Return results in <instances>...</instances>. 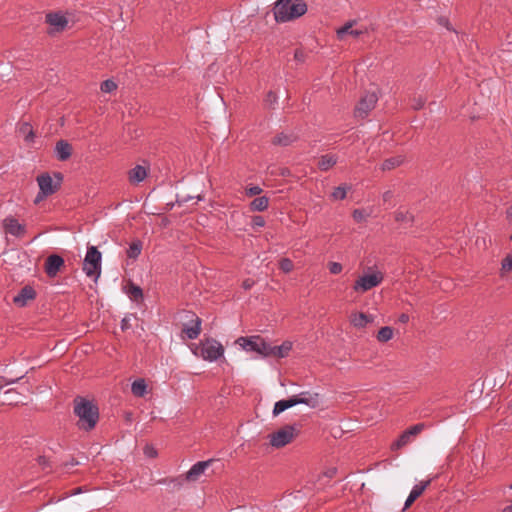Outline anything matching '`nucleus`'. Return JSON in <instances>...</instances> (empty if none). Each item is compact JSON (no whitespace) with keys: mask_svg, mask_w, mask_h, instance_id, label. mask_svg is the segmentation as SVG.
<instances>
[{"mask_svg":"<svg viewBox=\"0 0 512 512\" xmlns=\"http://www.w3.org/2000/svg\"><path fill=\"white\" fill-rule=\"evenodd\" d=\"M74 414L79 418L77 426L80 430L91 431L99 421V408L97 404L82 396H76L73 400Z\"/></svg>","mask_w":512,"mask_h":512,"instance_id":"1","label":"nucleus"},{"mask_svg":"<svg viewBox=\"0 0 512 512\" xmlns=\"http://www.w3.org/2000/svg\"><path fill=\"white\" fill-rule=\"evenodd\" d=\"M181 320V336L190 340L196 339L201 333L202 320L195 312L182 310L179 312Z\"/></svg>","mask_w":512,"mask_h":512,"instance_id":"2","label":"nucleus"},{"mask_svg":"<svg viewBox=\"0 0 512 512\" xmlns=\"http://www.w3.org/2000/svg\"><path fill=\"white\" fill-rule=\"evenodd\" d=\"M302 395H309V392H301L298 395H293L289 397L288 399H282L275 403L273 408V416H278L280 413L284 412L285 410L298 405V404H305L307 406H310L311 408H316L319 405V394L315 393L313 397L310 398H302Z\"/></svg>","mask_w":512,"mask_h":512,"instance_id":"3","label":"nucleus"},{"mask_svg":"<svg viewBox=\"0 0 512 512\" xmlns=\"http://www.w3.org/2000/svg\"><path fill=\"white\" fill-rule=\"evenodd\" d=\"M196 356H201L204 360L215 361L224 353L223 346L215 339H205L193 349Z\"/></svg>","mask_w":512,"mask_h":512,"instance_id":"4","label":"nucleus"},{"mask_svg":"<svg viewBox=\"0 0 512 512\" xmlns=\"http://www.w3.org/2000/svg\"><path fill=\"white\" fill-rule=\"evenodd\" d=\"M102 255L96 246H90L87 249L86 256L83 261V271L88 277L94 278L96 281L101 274Z\"/></svg>","mask_w":512,"mask_h":512,"instance_id":"5","label":"nucleus"},{"mask_svg":"<svg viewBox=\"0 0 512 512\" xmlns=\"http://www.w3.org/2000/svg\"><path fill=\"white\" fill-rule=\"evenodd\" d=\"M54 178L56 179L53 182L52 177L48 172H44L37 176L36 180L39 185V190L42 191V195L50 196L58 192L61 188L64 176L61 172H54Z\"/></svg>","mask_w":512,"mask_h":512,"instance_id":"6","label":"nucleus"},{"mask_svg":"<svg viewBox=\"0 0 512 512\" xmlns=\"http://www.w3.org/2000/svg\"><path fill=\"white\" fill-rule=\"evenodd\" d=\"M307 12V4L303 0H296L283 11L276 12L277 22H287L301 17Z\"/></svg>","mask_w":512,"mask_h":512,"instance_id":"7","label":"nucleus"},{"mask_svg":"<svg viewBox=\"0 0 512 512\" xmlns=\"http://www.w3.org/2000/svg\"><path fill=\"white\" fill-rule=\"evenodd\" d=\"M45 22L50 26L47 30L49 36L62 33L67 29L69 23L67 17L61 11L47 13Z\"/></svg>","mask_w":512,"mask_h":512,"instance_id":"8","label":"nucleus"},{"mask_svg":"<svg viewBox=\"0 0 512 512\" xmlns=\"http://www.w3.org/2000/svg\"><path fill=\"white\" fill-rule=\"evenodd\" d=\"M384 280V275L380 271H376L372 274H366L360 276L354 283L353 289L356 292H367L374 287H377Z\"/></svg>","mask_w":512,"mask_h":512,"instance_id":"9","label":"nucleus"},{"mask_svg":"<svg viewBox=\"0 0 512 512\" xmlns=\"http://www.w3.org/2000/svg\"><path fill=\"white\" fill-rule=\"evenodd\" d=\"M297 436L295 428L292 425H285L281 429L269 435L270 444L275 448H282L291 443Z\"/></svg>","mask_w":512,"mask_h":512,"instance_id":"10","label":"nucleus"},{"mask_svg":"<svg viewBox=\"0 0 512 512\" xmlns=\"http://www.w3.org/2000/svg\"><path fill=\"white\" fill-rule=\"evenodd\" d=\"M378 101L377 95L373 93H366L360 98L354 108V116L359 119H365L369 113L375 108Z\"/></svg>","mask_w":512,"mask_h":512,"instance_id":"11","label":"nucleus"},{"mask_svg":"<svg viewBox=\"0 0 512 512\" xmlns=\"http://www.w3.org/2000/svg\"><path fill=\"white\" fill-rule=\"evenodd\" d=\"M425 429L424 423H417L413 426H410L408 429L403 431L399 437L391 444V450H399L406 446L410 440L411 437L417 436Z\"/></svg>","mask_w":512,"mask_h":512,"instance_id":"12","label":"nucleus"},{"mask_svg":"<svg viewBox=\"0 0 512 512\" xmlns=\"http://www.w3.org/2000/svg\"><path fill=\"white\" fill-rule=\"evenodd\" d=\"M2 225L6 234H11L19 238L23 237L27 232L26 226L24 224H20L13 216L6 217L3 220Z\"/></svg>","mask_w":512,"mask_h":512,"instance_id":"13","label":"nucleus"},{"mask_svg":"<svg viewBox=\"0 0 512 512\" xmlns=\"http://www.w3.org/2000/svg\"><path fill=\"white\" fill-rule=\"evenodd\" d=\"M64 264L65 261L62 256L58 254H51L46 258L44 263L45 273L49 277H55L60 272Z\"/></svg>","mask_w":512,"mask_h":512,"instance_id":"14","label":"nucleus"},{"mask_svg":"<svg viewBox=\"0 0 512 512\" xmlns=\"http://www.w3.org/2000/svg\"><path fill=\"white\" fill-rule=\"evenodd\" d=\"M36 296L35 289L30 285H26L13 297V303L17 307H25L28 301L34 300Z\"/></svg>","mask_w":512,"mask_h":512,"instance_id":"15","label":"nucleus"},{"mask_svg":"<svg viewBox=\"0 0 512 512\" xmlns=\"http://www.w3.org/2000/svg\"><path fill=\"white\" fill-rule=\"evenodd\" d=\"M213 459L207 461H199L194 464L185 474V480L196 481L199 476L204 473L205 469L213 462Z\"/></svg>","mask_w":512,"mask_h":512,"instance_id":"16","label":"nucleus"},{"mask_svg":"<svg viewBox=\"0 0 512 512\" xmlns=\"http://www.w3.org/2000/svg\"><path fill=\"white\" fill-rule=\"evenodd\" d=\"M55 153L59 161H67L73 153V147L68 141L59 140L55 146Z\"/></svg>","mask_w":512,"mask_h":512,"instance_id":"17","label":"nucleus"},{"mask_svg":"<svg viewBox=\"0 0 512 512\" xmlns=\"http://www.w3.org/2000/svg\"><path fill=\"white\" fill-rule=\"evenodd\" d=\"M431 480L420 482L415 485L406 499L404 509L409 508L424 492V490L430 485Z\"/></svg>","mask_w":512,"mask_h":512,"instance_id":"18","label":"nucleus"},{"mask_svg":"<svg viewBox=\"0 0 512 512\" xmlns=\"http://www.w3.org/2000/svg\"><path fill=\"white\" fill-rule=\"evenodd\" d=\"M297 140L298 136L294 133L280 132L272 138L271 143L275 146L286 147L292 145Z\"/></svg>","mask_w":512,"mask_h":512,"instance_id":"19","label":"nucleus"},{"mask_svg":"<svg viewBox=\"0 0 512 512\" xmlns=\"http://www.w3.org/2000/svg\"><path fill=\"white\" fill-rule=\"evenodd\" d=\"M147 177V169L144 166L136 165L128 171V180L131 184H138Z\"/></svg>","mask_w":512,"mask_h":512,"instance_id":"20","label":"nucleus"},{"mask_svg":"<svg viewBox=\"0 0 512 512\" xmlns=\"http://www.w3.org/2000/svg\"><path fill=\"white\" fill-rule=\"evenodd\" d=\"M373 321L372 316L363 312H354L350 315V322L357 328H364L366 325Z\"/></svg>","mask_w":512,"mask_h":512,"instance_id":"21","label":"nucleus"},{"mask_svg":"<svg viewBox=\"0 0 512 512\" xmlns=\"http://www.w3.org/2000/svg\"><path fill=\"white\" fill-rule=\"evenodd\" d=\"M291 350H292V342H290V341H284L279 346L271 345V357H275V358L287 357Z\"/></svg>","mask_w":512,"mask_h":512,"instance_id":"22","label":"nucleus"},{"mask_svg":"<svg viewBox=\"0 0 512 512\" xmlns=\"http://www.w3.org/2000/svg\"><path fill=\"white\" fill-rule=\"evenodd\" d=\"M22 402V395L16 389H8L3 394V404L18 405Z\"/></svg>","mask_w":512,"mask_h":512,"instance_id":"23","label":"nucleus"},{"mask_svg":"<svg viewBox=\"0 0 512 512\" xmlns=\"http://www.w3.org/2000/svg\"><path fill=\"white\" fill-rule=\"evenodd\" d=\"M259 339L260 336L240 337L237 342L240 343L244 349L257 353Z\"/></svg>","mask_w":512,"mask_h":512,"instance_id":"24","label":"nucleus"},{"mask_svg":"<svg viewBox=\"0 0 512 512\" xmlns=\"http://www.w3.org/2000/svg\"><path fill=\"white\" fill-rule=\"evenodd\" d=\"M337 163V157L333 154L322 155L318 161L317 167L321 171H328Z\"/></svg>","mask_w":512,"mask_h":512,"instance_id":"25","label":"nucleus"},{"mask_svg":"<svg viewBox=\"0 0 512 512\" xmlns=\"http://www.w3.org/2000/svg\"><path fill=\"white\" fill-rule=\"evenodd\" d=\"M268 206H269V198L266 196H259L250 202L249 209L252 212H255V211L261 212V211L266 210L268 208Z\"/></svg>","mask_w":512,"mask_h":512,"instance_id":"26","label":"nucleus"},{"mask_svg":"<svg viewBox=\"0 0 512 512\" xmlns=\"http://www.w3.org/2000/svg\"><path fill=\"white\" fill-rule=\"evenodd\" d=\"M404 160H405L404 156H401V155L387 158L383 161V163L381 165V170L389 171L396 167H399L400 165H402L404 163Z\"/></svg>","mask_w":512,"mask_h":512,"instance_id":"27","label":"nucleus"},{"mask_svg":"<svg viewBox=\"0 0 512 512\" xmlns=\"http://www.w3.org/2000/svg\"><path fill=\"white\" fill-rule=\"evenodd\" d=\"M19 133L23 135L24 140L27 143H31L34 141L35 133L33 130V126L29 122H23L20 124Z\"/></svg>","mask_w":512,"mask_h":512,"instance_id":"28","label":"nucleus"},{"mask_svg":"<svg viewBox=\"0 0 512 512\" xmlns=\"http://www.w3.org/2000/svg\"><path fill=\"white\" fill-rule=\"evenodd\" d=\"M127 294L130 299L134 302H139L143 300V290L140 286L134 284L133 282H129Z\"/></svg>","mask_w":512,"mask_h":512,"instance_id":"29","label":"nucleus"},{"mask_svg":"<svg viewBox=\"0 0 512 512\" xmlns=\"http://www.w3.org/2000/svg\"><path fill=\"white\" fill-rule=\"evenodd\" d=\"M132 394L136 397H143L147 392V384L144 379H137L131 386Z\"/></svg>","mask_w":512,"mask_h":512,"instance_id":"30","label":"nucleus"},{"mask_svg":"<svg viewBox=\"0 0 512 512\" xmlns=\"http://www.w3.org/2000/svg\"><path fill=\"white\" fill-rule=\"evenodd\" d=\"M393 337V328L390 326L381 327L376 335V338L381 343H386Z\"/></svg>","mask_w":512,"mask_h":512,"instance_id":"31","label":"nucleus"},{"mask_svg":"<svg viewBox=\"0 0 512 512\" xmlns=\"http://www.w3.org/2000/svg\"><path fill=\"white\" fill-rule=\"evenodd\" d=\"M142 250V242L140 240L133 241L128 250H127V256L129 258H137Z\"/></svg>","mask_w":512,"mask_h":512,"instance_id":"32","label":"nucleus"},{"mask_svg":"<svg viewBox=\"0 0 512 512\" xmlns=\"http://www.w3.org/2000/svg\"><path fill=\"white\" fill-rule=\"evenodd\" d=\"M257 353L264 357H271V344L266 342L261 336L258 342Z\"/></svg>","mask_w":512,"mask_h":512,"instance_id":"33","label":"nucleus"},{"mask_svg":"<svg viewBox=\"0 0 512 512\" xmlns=\"http://www.w3.org/2000/svg\"><path fill=\"white\" fill-rule=\"evenodd\" d=\"M350 188L351 187L346 184L338 186L332 192L331 197L333 198V200H343V199H345L347 191Z\"/></svg>","mask_w":512,"mask_h":512,"instance_id":"34","label":"nucleus"},{"mask_svg":"<svg viewBox=\"0 0 512 512\" xmlns=\"http://www.w3.org/2000/svg\"><path fill=\"white\" fill-rule=\"evenodd\" d=\"M395 221L396 222H409V223H413L414 222V215L412 213H410L409 211H397L395 213Z\"/></svg>","mask_w":512,"mask_h":512,"instance_id":"35","label":"nucleus"},{"mask_svg":"<svg viewBox=\"0 0 512 512\" xmlns=\"http://www.w3.org/2000/svg\"><path fill=\"white\" fill-rule=\"evenodd\" d=\"M512 271V254H508L501 262L500 274L504 276Z\"/></svg>","mask_w":512,"mask_h":512,"instance_id":"36","label":"nucleus"},{"mask_svg":"<svg viewBox=\"0 0 512 512\" xmlns=\"http://www.w3.org/2000/svg\"><path fill=\"white\" fill-rule=\"evenodd\" d=\"M100 89L102 92L111 93L117 89V84L112 79H107L101 83Z\"/></svg>","mask_w":512,"mask_h":512,"instance_id":"37","label":"nucleus"},{"mask_svg":"<svg viewBox=\"0 0 512 512\" xmlns=\"http://www.w3.org/2000/svg\"><path fill=\"white\" fill-rule=\"evenodd\" d=\"M279 268L283 272L289 273V272H291L293 270L294 264H293L292 260H290L289 258H282L279 261Z\"/></svg>","mask_w":512,"mask_h":512,"instance_id":"38","label":"nucleus"},{"mask_svg":"<svg viewBox=\"0 0 512 512\" xmlns=\"http://www.w3.org/2000/svg\"><path fill=\"white\" fill-rule=\"evenodd\" d=\"M36 460L43 471H46L47 473L51 472L52 465L46 456H38Z\"/></svg>","mask_w":512,"mask_h":512,"instance_id":"39","label":"nucleus"},{"mask_svg":"<svg viewBox=\"0 0 512 512\" xmlns=\"http://www.w3.org/2000/svg\"><path fill=\"white\" fill-rule=\"evenodd\" d=\"M290 3H292V0H277L273 8L274 16L276 17V12L285 10Z\"/></svg>","mask_w":512,"mask_h":512,"instance_id":"40","label":"nucleus"},{"mask_svg":"<svg viewBox=\"0 0 512 512\" xmlns=\"http://www.w3.org/2000/svg\"><path fill=\"white\" fill-rule=\"evenodd\" d=\"M25 377V374H22L16 378H6L5 376H0V390L8 384H13L18 382L19 380L23 379Z\"/></svg>","mask_w":512,"mask_h":512,"instance_id":"41","label":"nucleus"},{"mask_svg":"<svg viewBox=\"0 0 512 512\" xmlns=\"http://www.w3.org/2000/svg\"><path fill=\"white\" fill-rule=\"evenodd\" d=\"M277 98V94L274 91H269L264 100L265 105L268 106V108L273 109V105L277 102Z\"/></svg>","mask_w":512,"mask_h":512,"instance_id":"42","label":"nucleus"},{"mask_svg":"<svg viewBox=\"0 0 512 512\" xmlns=\"http://www.w3.org/2000/svg\"><path fill=\"white\" fill-rule=\"evenodd\" d=\"M262 191H263L262 188L259 186H250V187L246 188L245 194L248 197H253V196L260 195L262 193Z\"/></svg>","mask_w":512,"mask_h":512,"instance_id":"43","label":"nucleus"},{"mask_svg":"<svg viewBox=\"0 0 512 512\" xmlns=\"http://www.w3.org/2000/svg\"><path fill=\"white\" fill-rule=\"evenodd\" d=\"M437 23L441 26H444L449 31L456 32L455 29L452 27L449 19L445 16H439L437 18Z\"/></svg>","mask_w":512,"mask_h":512,"instance_id":"44","label":"nucleus"},{"mask_svg":"<svg viewBox=\"0 0 512 512\" xmlns=\"http://www.w3.org/2000/svg\"><path fill=\"white\" fill-rule=\"evenodd\" d=\"M265 219L261 215H255L252 217L251 224L252 227H264L265 226Z\"/></svg>","mask_w":512,"mask_h":512,"instance_id":"45","label":"nucleus"},{"mask_svg":"<svg viewBox=\"0 0 512 512\" xmlns=\"http://www.w3.org/2000/svg\"><path fill=\"white\" fill-rule=\"evenodd\" d=\"M352 27V22L346 23L344 26H342L340 29L337 30V36L339 39H343V36L347 33L350 34Z\"/></svg>","mask_w":512,"mask_h":512,"instance_id":"46","label":"nucleus"},{"mask_svg":"<svg viewBox=\"0 0 512 512\" xmlns=\"http://www.w3.org/2000/svg\"><path fill=\"white\" fill-rule=\"evenodd\" d=\"M328 268L331 274H339L343 269L342 265L338 262H329Z\"/></svg>","mask_w":512,"mask_h":512,"instance_id":"47","label":"nucleus"},{"mask_svg":"<svg viewBox=\"0 0 512 512\" xmlns=\"http://www.w3.org/2000/svg\"><path fill=\"white\" fill-rule=\"evenodd\" d=\"M425 103H426V100L422 97L414 98L412 108L416 111L420 110L424 107Z\"/></svg>","mask_w":512,"mask_h":512,"instance_id":"48","label":"nucleus"},{"mask_svg":"<svg viewBox=\"0 0 512 512\" xmlns=\"http://www.w3.org/2000/svg\"><path fill=\"white\" fill-rule=\"evenodd\" d=\"M144 453L147 457H150V458H155L158 455L157 450L153 446H150V445H146L144 447Z\"/></svg>","mask_w":512,"mask_h":512,"instance_id":"49","label":"nucleus"},{"mask_svg":"<svg viewBox=\"0 0 512 512\" xmlns=\"http://www.w3.org/2000/svg\"><path fill=\"white\" fill-rule=\"evenodd\" d=\"M294 59H295L296 61H298V62L303 63V62L305 61V59H306V54H305V52H304L302 49L297 48V49L295 50V52H294Z\"/></svg>","mask_w":512,"mask_h":512,"instance_id":"50","label":"nucleus"},{"mask_svg":"<svg viewBox=\"0 0 512 512\" xmlns=\"http://www.w3.org/2000/svg\"><path fill=\"white\" fill-rule=\"evenodd\" d=\"M352 216L356 222H361L365 218L364 211L360 209H355L352 213Z\"/></svg>","mask_w":512,"mask_h":512,"instance_id":"51","label":"nucleus"},{"mask_svg":"<svg viewBox=\"0 0 512 512\" xmlns=\"http://www.w3.org/2000/svg\"><path fill=\"white\" fill-rule=\"evenodd\" d=\"M168 482V479H161L158 481V483H166ZM170 483H174L176 487L180 488L182 486V480L178 478H173L169 480Z\"/></svg>","mask_w":512,"mask_h":512,"instance_id":"52","label":"nucleus"},{"mask_svg":"<svg viewBox=\"0 0 512 512\" xmlns=\"http://www.w3.org/2000/svg\"><path fill=\"white\" fill-rule=\"evenodd\" d=\"M255 284V281L248 278V279H245L243 282H242V288L245 289V290H249L253 287V285Z\"/></svg>","mask_w":512,"mask_h":512,"instance_id":"53","label":"nucleus"},{"mask_svg":"<svg viewBox=\"0 0 512 512\" xmlns=\"http://www.w3.org/2000/svg\"><path fill=\"white\" fill-rule=\"evenodd\" d=\"M336 473H337V468H335V467H334V468L328 469V470L324 473V475H325L326 477H328V478H332V477H334V476L336 475Z\"/></svg>","mask_w":512,"mask_h":512,"instance_id":"54","label":"nucleus"},{"mask_svg":"<svg viewBox=\"0 0 512 512\" xmlns=\"http://www.w3.org/2000/svg\"><path fill=\"white\" fill-rule=\"evenodd\" d=\"M290 174H291V172H290L289 168H287V167H282L279 169L280 176L287 177V176H290Z\"/></svg>","mask_w":512,"mask_h":512,"instance_id":"55","label":"nucleus"},{"mask_svg":"<svg viewBox=\"0 0 512 512\" xmlns=\"http://www.w3.org/2000/svg\"><path fill=\"white\" fill-rule=\"evenodd\" d=\"M130 328V324L127 318H123L121 321V330L126 331Z\"/></svg>","mask_w":512,"mask_h":512,"instance_id":"56","label":"nucleus"},{"mask_svg":"<svg viewBox=\"0 0 512 512\" xmlns=\"http://www.w3.org/2000/svg\"><path fill=\"white\" fill-rule=\"evenodd\" d=\"M393 197V192L391 190L385 191L383 193V200L384 202L390 201Z\"/></svg>","mask_w":512,"mask_h":512,"instance_id":"57","label":"nucleus"},{"mask_svg":"<svg viewBox=\"0 0 512 512\" xmlns=\"http://www.w3.org/2000/svg\"><path fill=\"white\" fill-rule=\"evenodd\" d=\"M398 321H399L400 323H403V324L408 323V321H409V315H408V314H406V313H402V314H400V316H399V318H398Z\"/></svg>","mask_w":512,"mask_h":512,"instance_id":"58","label":"nucleus"},{"mask_svg":"<svg viewBox=\"0 0 512 512\" xmlns=\"http://www.w3.org/2000/svg\"><path fill=\"white\" fill-rule=\"evenodd\" d=\"M47 197H48V196H44V195H42V191H41V190H39V192H38V194H37V196H36V198H35V201H34V202H35V203H39L41 200H43V199H45V198H47Z\"/></svg>","mask_w":512,"mask_h":512,"instance_id":"59","label":"nucleus"},{"mask_svg":"<svg viewBox=\"0 0 512 512\" xmlns=\"http://www.w3.org/2000/svg\"><path fill=\"white\" fill-rule=\"evenodd\" d=\"M194 197L192 196H188V197H184V198H177L176 202L181 205L182 203H185V202H188L189 200L193 199Z\"/></svg>","mask_w":512,"mask_h":512,"instance_id":"60","label":"nucleus"},{"mask_svg":"<svg viewBox=\"0 0 512 512\" xmlns=\"http://www.w3.org/2000/svg\"><path fill=\"white\" fill-rule=\"evenodd\" d=\"M506 218L507 220L512 221V205L506 210Z\"/></svg>","mask_w":512,"mask_h":512,"instance_id":"61","label":"nucleus"},{"mask_svg":"<svg viewBox=\"0 0 512 512\" xmlns=\"http://www.w3.org/2000/svg\"><path fill=\"white\" fill-rule=\"evenodd\" d=\"M82 490H83V488H82V487H77V488L73 489V490L68 494V496H72V495L79 494V493H81V492H82Z\"/></svg>","mask_w":512,"mask_h":512,"instance_id":"62","label":"nucleus"},{"mask_svg":"<svg viewBox=\"0 0 512 512\" xmlns=\"http://www.w3.org/2000/svg\"><path fill=\"white\" fill-rule=\"evenodd\" d=\"M69 464L70 465H78L79 462L75 458H72L70 462L64 463V467H67Z\"/></svg>","mask_w":512,"mask_h":512,"instance_id":"63","label":"nucleus"},{"mask_svg":"<svg viewBox=\"0 0 512 512\" xmlns=\"http://www.w3.org/2000/svg\"><path fill=\"white\" fill-rule=\"evenodd\" d=\"M362 34V31H359V30H351L350 31V35L354 36V37H358Z\"/></svg>","mask_w":512,"mask_h":512,"instance_id":"64","label":"nucleus"}]
</instances>
